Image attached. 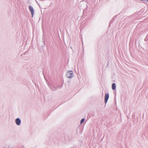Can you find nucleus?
<instances>
[{"instance_id":"39448f33","label":"nucleus","mask_w":148,"mask_h":148,"mask_svg":"<svg viewBox=\"0 0 148 148\" xmlns=\"http://www.w3.org/2000/svg\"><path fill=\"white\" fill-rule=\"evenodd\" d=\"M116 86L115 83H113L112 85V88L113 90H115L116 88Z\"/></svg>"},{"instance_id":"f257e3e1","label":"nucleus","mask_w":148,"mask_h":148,"mask_svg":"<svg viewBox=\"0 0 148 148\" xmlns=\"http://www.w3.org/2000/svg\"><path fill=\"white\" fill-rule=\"evenodd\" d=\"M73 72L70 71H68L66 74V76L68 78H71L73 76Z\"/></svg>"},{"instance_id":"20e7f679","label":"nucleus","mask_w":148,"mask_h":148,"mask_svg":"<svg viewBox=\"0 0 148 148\" xmlns=\"http://www.w3.org/2000/svg\"><path fill=\"white\" fill-rule=\"evenodd\" d=\"M16 122L17 125H19L21 123V120L18 118H17L16 120Z\"/></svg>"},{"instance_id":"f03ea898","label":"nucleus","mask_w":148,"mask_h":148,"mask_svg":"<svg viewBox=\"0 0 148 148\" xmlns=\"http://www.w3.org/2000/svg\"><path fill=\"white\" fill-rule=\"evenodd\" d=\"M109 97V95L108 93L105 94V103H107Z\"/></svg>"},{"instance_id":"7ed1b4c3","label":"nucleus","mask_w":148,"mask_h":148,"mask_svg":"<svg viewBox=\"0 0 148 148\" xmlns=\"http://www.w3.org/2000/svg\"><path fill=\"white\" fill-rule=\"evenodd\" d=\"M29 9L31 11L32 15V17H33L34 15V10L33 8V7L31 6H29Z\"/></svg>"},{"instance_id":"423d86ee","label":"nucleus","mask_w":148,"mask_h":148,"mask_svg":"<svg viewBox=\"0 0 148 148\" xmlns=\"http://www.w3.org/2000/svg\"><path fill=\"white\" fill-rule=\"evenodd\" d=\"M84 119H82L80 123L82 124L83 123L84 121Z\"/></svg>"}]
</instances>
